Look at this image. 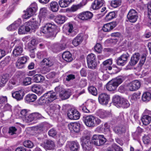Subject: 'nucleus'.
I'll list each match as a JSON object with an SVG mask.
<instances>
[{
  "instance_id": "nucleus-60",
  "label": "nucleus",
  "mask_w": 151,
  "mask_h": 151,
  "mask_svg": "<svg viewBox=\"0 0 151 151\" xmlns=\"http://www.w3.org/2000/svg\"><path fill=\"white\" fill-rule=\"evenodd\" d=\"M55 47L57 48V49L59 50H63L66 47V45L64 44H56L55 45Z\"/></svg>"
},
{
  "instance_id": "nucleus-49",
  "label": "nucleus",
  "mask_w": 151,
  "mask_h": 151,
  "mask_svg": "<svg viewBox=\"0 0 151 151\" xmlns=\"http://www.w3.org/2000/svg\"><path fill=\"white\" fill-rule=\"evenodd\" d=\"M121 4V0H114L111 2V6L114 8H116L119 6Z\"/></svg>"
},
{
  "instance_id": "nucleus-37",
  "label": "nucleus",
  "mask_w": 151,
  "mask_h": 151,
  "mask_svg": "<svg viewBox=\"0 0 151 151\" xmlns=\"http://www.w3.org/2000/svg\"><path fill=\"white\" fill-rule=\"evenodd\" d=\"M50 10L54 12H56L58 10L59 6L58 3L55 1L51 2L50 4Z\"/></svg>"
},
{
  "instance_id": "nucleus-8",
  "label": "nucleus",
  "mask_w": 151,
  "mask_h": 151,
  "mask_svg": "<svg viewBox=\"0 0 151 151\" xmlns=\"http://www.w3.org/2000/svg\"><path fill=\"white\" fill-rule=\"evenodd\" d=\"M112 64V60L111 59H108L104 61L103 63V66L101 67L100 71L103 73H110L109 71L112 69L111 66Z\"/></svg>"
},
{
  "instance_id": "nucleus-21",
  "label": "nucleus",
  "mask_w": 151,
  "mask_h": 151,
  "mask_svg": "<svg viewBox=\"0 0 151 151\" xmlns=\"http://www.w3.org/2000/svg\"><path fill=\"white\" fill-rule=\"evenodd\" d=\"M140 58V55L139 53L134 54L131 58L129 63L131 65H134L136 64Z\"/></svg>"
},
{
  "instance_id": "nucleus-40",
  "label": "nucleus",
  "mask_w": 151,
  "mask_h": 151,
  "mask_svg": "<svg viewBox=\"0 0 151 151\" xmlns=\"http://www.w3.org/2000/svg\"><path fill=\"white\" fill-rule=\"evenodd\" d=\"M47 10L46 8H41L40 12V22H41L42 18L46 17L47 14Z\"/></svg>"
},
{
  "instance_id": "nucleus-61",
  "label": "nucleus",
  "mask_w": 151,
  "mask_h": 151,
  "mask_svg": "<svg viewBox=\"0 0 151 151\" xmlns=\"http://www.w3.org/2000/svg\"><path fill=\"white\" fill-rule=\"evenodd\" d=\"M57 134L56 130L54 129H51L48 132V135L51 137H54Z\"/></svg>"
},
{
  "instance_id": "nucleus-2",
  "label": "nucleus",
  "mask_w": 151,
  "mask_h": 151,
  "mask_svg": "<svg viewBox=\"0 0 151 151\" xmlns=\"http://www.w3.org/2000/svg\"><path fill=\"white\" fill-rule=\"evenodd\" d=\"M37 27L36 22L29 21L25 22L24 25L20 27L18 30L19 34H25L27 32H29L31 29L32 30Z\"/></svg>"
},
{
  "instance_id": "nucleus-52",
  "label": "nucleus",
  "mask_w": 151,
  "mask_h": 151,
  "mask_svg": "<svg viewBox=\"0 0 151 151\" xmlns=\"http://www.w3.org/2000/svg\"><path fill=\"white\" fill-rule=\"evenodd\" d=\"M31 83V78L30 77H26L24 79L23 84L24 85L27 86Z\"/></svg>"
},
{
  "instance_id": "nucleus-39",
  "label": "nucleus",
  "mask_w": 151,
  "mask_h": 151,
  "mask_svg": "<svg viewBox=\"0 0 151 151\" xmlns=\"http://www.w3.org/2000/svg\"><path fill=\"white\" fill-rule=\"evenodd\" d=\"M8 75H4L0 77V87L4 86L8 80Z\"/></svg>"
},
{
  "instance_id": "nucleus-12",
  "label": "nucleus",
  "mask_w": 151,
  "mask_h": 151,
  "mask_svg": "<svg viewBox=\"0 0 151 151\" xmlns=\"http://www.w3.org/2000/svg\"><path fill=\"white\" fill-rule=\"evenodd\" d=\"M68 118L71 120H77L79 119L80 115L79 112L76 109H71L68 111Z\"/></svg>"
},
{
  "instance_id": "nucleus-19",
  "label": "nucleus",
  "mask_w": 151,
  "mask_h": 151,
  "mask_svg": "<svg viewBox=\"0 0 151 151\" xmlns=\"http://www.w3.org/2000/svg\"><path fill=\"white\" fill-rule=\"evenodd\" d=\"M31 88L32 92L39 94H41L43 91V89L41 86L37 84L32 85Z\"/></svg>"
},
{
  "instance_id": "nucleus-18",
  "label": "nucleus",
  "mask_w": 151,
  "mask_h": 151,
  "mask_svg": "<svg viewBox=\"0 0 151 151\" xmlns=\"http://www.w3.org/2000/svg\"><path fill=\"white\" fill-rule=\"evenodd\" d=\"M104 3V0H95L91 5V8L93 10L98 9L103 5Z\"/></svg>"
},
{
  "instance_id": "nucleus-54",
  "label": "nucleus",
  "mask_w": 151,
  "mask_h": 151,
  "mask_svg": "<svg viewBox=\"0 0 151 151\" xmlns=\"http://www.w3.org/2000/svg\"><path fill=\"white\" fill-rule=\"evenodd\" d=\"M33 117L35 120H36L37 119H40L43 118V116L41 114L38 112H34L32 113Z\"/></svg>"
},
{
  "instance_id": "nucleus-41",
  "label": "nucleus",
  "mask_w": 151,
  "mask_h": 151,
  "mask_svg": "<svg viewBox=\"0 0 151 151\" xmlns=\"http://www.w3.org/2000/svg\"><path fill=\"white\" fill-rule=\"evenodd\" d=\"M70 147L72 151H77L79 148V144L77 142H72L70 143Z\"/></svg>"
},
{
  "instance_id": "nucleus-32",
  "label": "nucleus",
  "mask_w": 151,
  "mask_h": 151,
  "mask_svg": "<svg viewBox=\"0 0 151 151\" xmlns=\"http://www.w3.org/2000/svg\"><path fill=\"white\" fill-rule=\"evenodd\" d=\"M42 65L50 67L53 64V63L50 58H45L41 62Z\"/></svg>"
},
{
  "instance_id": "nucleus-55",
  "label": "nucleus",
  "mask_w": 151,
  "mask_h": 151,
  "mask_svg": "<svg viewBox=\"0 0 151 151\" xmlns=\"http://www.w3.org/2000/svg\"><path fill=\"white\" fill-rule=\"evenodd\" d=\"M47 53L45 51L38 52L37 53V56L39 58L41 59L46 56Z\"/></svg>"
},
{
  "instance_id": "nucleus-44",
  "label": "nucleus",
  "mask_w": 151,
  "mask_h": 151,
  "mask_svg": "<svg viewBox=\"0 0 151 151\" xmlns=\"http://www.w3.org/2000/svg\"><path fill=\"white\" fill-rule=\"evenodd\" d=\"M17 82V79L16 78H12L9 81L8 84V88L10 89H12L13 88V86L16 84Z\"/></svg>"
},
{
  "instance_id": "nucleus-3",
  "label": "nucleus",
  "mask_w": 151,
  "mask_h": 151,
  "mask_svg": "<svg viewBox=\"0 0 151 151\" xmlns=\"http://www.w3.org/2000/svg\"><path fill=\"white\" fill-rule=\"evenodd\" d=\"M56 28V26L51 23H47L41 29V31L43 33L47 34L50 36H55V31Z\"/></svg>"
},
{
  "instance_id": "nucleus-51",
  "label": "nucleus",
  "mask_w": 151,
  "mask_h": 151,
  "mask_svg": "<svg viewBox=\"0 0 151 151\" xmlns=\"http://www.w3.org/2000/svg\"><path fill=\"white\" fill-rule=\"evenodd\" d=\"M23 143L25 147L29 148H32L34 145L33 143L29 140L25 141L23 142Z\"/></svg>"
},
{
  "instance_id": "nucleus-35",
  "label": "nucleus",
  "mask_w": 151,
  "mask_h": 151,
  "mask_svg": "<svg viewBox=\"0 0 151 151\" xmlns=\"http://www.w3.org/2000/svg\"><path fill=\"white\" fill-rule=\"evenodd\" d=\"M151 99V95L150 93L146 92L143 93L142 96V99L144 102H147Z\"/></svg>"
},
{
  "instance_id": "nucleus-10",
  "label": "nucleus",
  "mask_w": 151,
  "mask_h": 151,
  "mask_svg": "<svg viewBox=\"0 0 151 151\" xmlns=\"http://www.w3.org/2000/svg\"><path fill=\"white\" fill-rule=\"evenodd\" d=\"M110 99L109 96L105 93H101L99 95V103L102 105H107Z\"/></svg>"
},
{
  "instance_id": "nucleus-59",
  "label": "nucleus",
  "mask_w": 151,
  "mask_h": 151,
  "mask_svg": "<svg viewBox=\"0 0 151 151\" xmlns=\"http://www.w3.org/2000/svg\"><path fill=\"white\" fill-rule=\"evenodd\" d=\"M143 141L145 144H148L150 142V139L149 136L145 135L143 138Z\"/></svg>"
},
{
  "instance_id": "nucleus-28",
  "label": "nucleus",
  "mask_w": 151,
  "mask_h": 151,
  "mask_svg": "<svg viewBox=\"0 0 151 151\" xmlns=\"http://www.w3.org/2000/svg\"><path fill=\"white\" fill-rule=\"evenodd\" d=\"M83 40L82 36L78 35L73 41V44L75 46H77L82 42Z\"/></svg>"
},
{
  "instance_id": "nucleus-34",
  "label": "nucleus",
  "mask_w": 151,
  "mask_h": 151,
  "mask_svg": "<svg viewBox=\"0 0 151 151\" xmlns=\"http://www.w3.org/2000/svg\"><path fill=\"white\" fill-rule=\"evenodd\" d=\"M23 52V48L21 46H16L13 51V55L15 56L20 55Z\"/></svg>"
},
{
  "instance_id": "nucleus-62",
  "label": "nucleus",
  "mask_w": 151,
  "mask_h": 151,
  "mask_svg": "<svg viewBox=\"0 0 151 151\" xmlns=\"http://www.w3.org/2000/svg\"><path fill=\"white\" fill-rule=\"evenodd\" d=\"M17 131V129L15 127H12L9 128L8 132L10 134L12 135L16 134Z\"/></svg>"
},
{
  "instance_id": "nucleus-43",
  "label": "nucleus",
  "mask_w": 151,
  "mask_h": 151,
  "mask_svg": "<svg viewBox=\"0 0 151 151\" xmlns=\"http://www.w3.org/2000/svg\"><path fill=\"white\" fill-rule=\"evenodd\" d=\"M121 99L119 96H116L113 97V101L114 104L115 105L117 106L120 107V104L121 103Z\"/></svg>"
},
{
  "instance_id": "nucleus-15",
  "label": "nucleus",
  "mask_w": 151,
  "mask_h": 151,
  "mask_svg": "<svg viewBox=\"0 0 151 151\" xmlns=\"http://www.w3.org/2000/svg\"><path fill=\"white\" fill-rule=\"evenodd\" d=\"M24 95V91L22 89L14 92L12 94L13 97L18 101L22 100Z\"/></svg>"
},
{
  "instance_id": "nucleus-14",
  "label": "nucleus",
  "mask_w": 151,
  "mask_h": 151,
  "mask_svg": "<svg viewBox=\"0 0 151 151\" xmlns=\"http://www.w3.org/2000/svg\"><path fill=\"white\" fill-rule=\"evenodd\" d=\"M42 145L45 149L49 150H53L55 147L54 142L50 139L46 140L42 144Z\"/></svg>"
},
{
  "instance_id": "nucleus-16",
  "label": "nucleus",
  "mask_w": 151,
  "mask_h": 151,
  "mask_svg": "<svg viewBox=\"0 0 151 151\" xmlns=\"http://www.w3.org/2000/svg\"><path fill=\"white\" fill-rule=\"evenodd\" d=\"M116 25L115 22H113L105 24L103 26L102 29L104 32H109L113 29Z\"/></svg>"
},
{
  "instance_id": "nucleus-6",
  "label": "nucleus",
  "mask_w": 151,
  "mask_h": 151,
  "mask_svg": "<svg viewBox=\"0 0 151 151\" xmlns=\"http://www.w3.org/2000/svg\"><path fill=\"white\" fill-rule=\"evenodd\" d=\"M37 6L36 3L32 4L29 8H27L22 17L23 18L27 19L29 18L35 14L37 10Z\"/></svg>"
},
{
  "instance_id": "nucleus-46",
  "label": "nucleus",
  "mask_w": 151,
  "mask_h": 151,
  "mask_svg": "<svg viewBox=\"0 0 151 151\" xmlns=\"http://www.w3.org/2000/svg\"><path fill=\"white\" fill-rule=\"evenodd\" d=\"M115 17V13L114 12H111L106 15L105 19L106 21L108 22L114 19Z\"/></svg>"
},
{
  "instance_id": "nucleus-29",
  "label": "nucleus",
  "mask_w": 151,
  "mask_h": 151,
  "mask_svg": "<svg viewBox=\"0 0 151 151\" xmlns=\"http://www.w3.org/2000/svg\"><path fill=\"white\" fill-rule=\"evenodd\" d=\"M62 58L68 62H70L73 60L71 54L69 51L64 52L62 54Z\"/></svg>"
},
{
  "instance_id": "nucleus-26",
  "label": "nucleus",
  "mask_w": 151,
  "mask_h": 151,
  "mask_svg": "<svg viewBox=\"0 0 151 151\" xmlns=\"http://www.w3.org/2000/svg\"><path fill=\"white\" fill-rule=\"evenodd\" d=\"M50 69L49 67L44 65L43 67L37 68L36 71L37 73H40L43 74L47 73L50 71Z\"/></svg>"
},
{
  "instance_id": "nucleus-31",
  "label": "nucleus",
  "mask_w": 151,
  "mask_h": 151,
  "mask_svg": "<svg viewBox=\"0 0 151 151\" xmlns=\"http://www.w3.org/2000/svg\"><path fill=\"white\" fill-rule=\"evenodd\" d=\"M67 20L66 17L63 15H59L56 16L55 18V21L59 24H63Z\"/></svg>"
},
{
  "instance_id": "nucleus-36",
  "label": "nucleus",
  "mask_w": 151,
  "mask_h": 151,
  "mask_svg": "<svg viewBox=\"0 0 151 151\" xmlns=\"http://www.w3.org/2000/svg\"><path fill=\"white\" fill-rule=\"evenodd\" d=\"M72 1V0H60L59 4L61 7L65 8L68 6Z\"/></svg>"
},
{
  "instance_id": "nucleus-64",
  "label": "nucleus",
  "mask_w": 151,
  "mask_h": 151,
  "mask_svg": "<svg viewBox=\"0 0 151 151\" xmlns=\"http://www.w3.org/2000/svg\"><path fill=\"white\" fill-rule=\"evenodd\" d=\"M112 147L115 151H123V150L122 148L117 146L115 144H113L112 145Z\"/></svg>"
},
{
  "instance_id": "nucleus-24",
  "label": "nucleus",
  "mask_w": 151,
  "mask_h": 151,
  "mask_svg": "<svg viewBox=\"0 0 151 151\" xmlns=\"http://www.w3.org/2000/svg\"><path fill=\"white\" fill-rule=\"evenodd\" d=\"M112 80L110 81L107 84L106 88L107 90L109 91H113L115 90L118 87Z\"/></svg>"
},
{
  "instance_id": "nucleus-57",
  "label": "nucleus",
  "mask_w": 151,
  "mask_h": 151,
  "mask_svg": "<svg viewBox=\"0 0 151 151\" xmlns=\"http://www.w3.org/2000/svg\"><path fill=\"white\" fill-rule=\"evenodd\" d=\"M95 51L99 53H101L102 51V48L101 44L99 43H97L94 47Z\"/></svg>"
},
{
  "instance_id": "nucleus-23",
  "label": "nucleus",
  "mask_w": 151,
  "mask_h": 151,
  "mask_svg": "<svg viewBox=\"0 0 151 151\" xmlns=\"http://www.w3.org/2000/svg\"><path fill=\"white\" fill-rule=\"evenodd\" d=\"M21 20L18 19L14 22L12 24L7 27V29L9 31H13L16 29L21 24Z\"/></svg>"
},
{
  "instance_id": "nucleus-13",
  "label": "nucleus",
  "mask_w": 151,
  "mask_h": 151,
  "mask_svg": "<svg viewBox=\"0 0 151 151\" xmlns=\"http://www.w3.org/2000/svg\"><path fill=\"white\" fill-rule=\"evenodd\" d=\"M68 127L72 133H78L80 130V124L77 122L70 123L68 125Z\"/></svg>"
},
{
  "instance_id": "nucleus-30",
  "label": "nucleus",
  "mask_w": 151,
  "mask_h": 151,
  "mask_svg": "<svg viewBox=\"0 0 151 151\" xmlns=\"http://www.w3.org/2000/svg\"><path fill=\"white\" fill-rule=\"evenodd\" d=\"M37 99V96L36 95L33 94H28L25 97L26 101L28 103L33 102Z\"/></svg>"
},
{
  "instance_id": "nucleus-63",
  "label": "nucleus",
  "mask_w": 151,
  "mask_h": 151,
  "mask_svg": "<svg viewBox=\"0 0 151 151\" xmlns=\"http://www.w3.org/2000/svg\"><path fill=\"white\" fill-rule=\"evenodd\" d=\"M93 16V14L90 12H86V20L91 19Z\"/></svg>"
},
{
  "instance_id": "nucleus-22",
  "label": "nucleus",
  "mask_w": 151,
  "mask_h": 151,
  "mask_svg": "<svg viewBox=\"0 0 151 151\" xmlns=\"http://www.w3.org/2000/svg\"><path fill=\"white\" fill-rule=\"evenodd\" d=\"M97 115L100 118L103 119L111 116V114L110 111L100 109L98 111Z\"/></svg>"
},
{
  "instance_id": "nucleus-50",
  "label": "nucleus",
  "mask_w": 151,
  "mask_h": 151,
  "mask_svg": "<svg viewBox=\"0 0 151 151\" xmlns=\"http://www.w3.org/2000/svg\"><path fill=\"white\" fill-rule=\"evenodd\" d=\"M24 119L25 122L27 123H29L34 120L32 113L29 115L27 114Z\"/></svg>"
},
{
  "instance_id": "nucleus-56",
  "label": "nucleus",
  "mask_w": 151,
  "mask_h": 151,
  "mask_svg": "<svg viewBox=\"0 0 151 151\" xmlns=\"http://www.w3.org/2000/svg\"><path fill=\"white\" fill-rule=\"evenodd\" d=\"M116 62L117 65H119L123 66L127 63L123 61L122 58L120 57L118 58L116 60Z\"/></svg>"
},
{
  "instance_id": "nucleus-53",
  "label": "nucleus",
  "mask_w": 151,
  "mask_h": 151,
  "mask_svg": "<svg viewBox=\"0 0 151 151\" xmlns=\"http://www.w3.org/2000/svg\"><path fill=\"white\" fill-rule=\"evenodd\" d=\"M140 60L139 62V65L142 66V65L145 62L146 59V55L145 54H143L142 55L141 57H140Z\"/></svg>"
},
{
  "instance_id": "nucleus-11",
  "label": "nucleus",
  "mask_w": 151,
  "mask_h": 151,
  "mask_svg": "<svg viewBox=\"0 0 151 151\" xmlns=\"http://www.w3.org/2000/svg\"><path fill=\"white\" fill-rule=\"evenodd\" d=\"M127 17L129 21L132 23L135 22L138 18L137 13L134 9H131L129 11Z\"/></svg>"
},
{
  "instance_id": "nucleus-20",
  "label": "nucleus",
  "mask_w": 151,
  "mask_h": 151,
  "mask_svg": "<svg viewBox=\"0 0 151 151\" xmlns=\"http://www.w3.org/2000/svg\"><path fill=\"white\" fill-rule=\"evenodd\" d=\"M95 117L92 116L86 117V125L89 127H93L95 125Z\"/></svg>"
},
{
  "instance_id": "nucleus-17",
  "label": "nucleus",
  "mask_w": 151,
  "mask_h": 151,
  "mask_svg": "<svg viewBox=\"0 0 151 151\" xmlns=\"http://www.w3.org/2000/svg\"><path fill=\"white\" fill-rule=\"evenodd\" d=\"M63 29L64 32L69 35L74 32L73 25L70 23L65 24L63 27Z\"/></svg>"
},
{
  "instance_id": "nucleus-38",
  "label": "nucleus",
  "mask_w": 151,
  "mask_h": 151,
  "mask_svg": "<svg viewBox=\"0 0 151 151\" xmlns=\"http://www.w3.org/2000/svg\"><path fill=\"white\" fill-rule=\"evenodd\" d=\"M125 79V77L123 76H119L112 80L117 86L121 84Z\"/></svg>"
},
{
  "instance_id": "nucleus-25",
  "label": "nucleus",
  "mask_w": 151,
  "mask_h": 151,
  "mask_svg": "<svg viewBox=\"0 0 151 151\" xmlns=\"http://www.w3.org/2000/svg\"><path fill=\"white\" fill-rule=\"evenodd\" d=\"M114 132L118 135H121L124 133L126 130L124 127L116 126L113 129Z\"/></svg>"
},
{
  "instance_id": "nucleus-7",
  "label": "nucleus",
  "mask_w": 151,
  "mask_h": 151,
  "mask_svg": "<svg viewBox=\"0 0 151 151\" xmlns=\"http://www.w3.org/2000/svg\"><path fill=\"white\" fill-rule=\"evenodd\" d=\"M87 60L88 67L93 69L95 68L97 66L96 57L93 53L88 55L87 57Z\"/></svg>"
},
{
  "instance_id": "nucleus-9",
  "label": "nucleus",
  "mask_w": 151,
  "mask_h": 151,
  "mask_svg": "<svg viewBox=\"0 0 151 151\" xmlns=\"http://www.w3.org/2000/svg\"><path fill=\"white\" fill-rule=\"evenodd\" d=\"M140 86V82L135 80L128 83L126 85L127 89L130 91H135L138 90Z\"/></svg>"
},
{
  "instance_id": "nucleus-1",
  "label": "nucleus",
  "mask_w": 151,
  "mask_h": 151,
  "mask_svg": "<svg viewBox=\"0 0 151 151\" xmlns=\"http://www.w3.org/2000/svg\"><path fill=\"white\" fill-rule=\"evenodd\" d=\"M90 139L89 135L86 137V145L88 147L87 148L86 147V149L88 150H89L91 148V143L95 145L100 146L103 145L106 141L103 135L94 134L92 137L91 141L90 140Z\"/></svg>"
},
{
  "instance_id": "nucleus-47",
  "label": "nucleus",
  "mask_w": 151,
  "mask_h": 151,
  "mask_svg": "<svg viewBox=\"0 0 151 151\" xmlns=\"http://www.w3.org/2000/svg\"><path fill=\"white\" fill-rule=\"evenodd\" d=\"M121 102L120 107L121 106L124 108H127L129 107L130 105L128 101L125 99L122 98Z\"/></svg>"
},
{
  "instance_id": "nucleus-45",
  "label": "nucleus",
  "mask_w": 151,
  "mask_h": 151,
  "mask_svg": "<svg viewBox=\"0 0 151 151\" xmlns=\"http://www.w3.org/2000/svg\"><path fill=\"white\" fill-rule=\"evenodd\" d=\"M88 90L89 93L94 96H96L98 94L97 89L93 86L89 87L88 88Z\"/></svg>"
},
{
  "instance_id": "nucleus-33",
  "label": "nucleus",
  "mask_w": 151,
  "mask_h": 151,
  "mask_svg": "<svg viewBox=\"0 0 151 151\" xmlns=\"http://www.w3.org/2000/svg\"><path fill=\"white\" fill-rule=\"evenodd\" d=\"M141 120L143 124L147 125L151 122V116L145 115L143 116Z\"/></svg>"
},
{
  "instance_id": "nucleus-42",
  "label": "nucleus",
  "mask_w": 151,
  "mask_h": 151,
  "mask_svg": "<svg viewBox=\"0 0 151 151\" xmlns=\"http://www.w3.org/2000/svg\"><path fill=\"white\" fill-rule=\"evenodd\" d=\"M33 80L36 83H40L44 81V77L40 74H36L34 76Z\"/></svg>"
},
{
  "instance_id": "nucleus-48",
  "label": "nucleus",
  "mask_w": 151,
  "mask_h": 151,
  "mask_svg": "<svg viewBox=\"0 0 151 151\" xmlns=\"http://www.w3.org/2000/svg\"><path fill=\"white\" fill-rule=\"evenodd\" d=\"M7 101V98L6 96H0V109H2L3 104Z\"/></svg>"
},
{
  "instance_id": "nucleus-27",
  "label": "nucleus",
  "mask_w": 151,
  "mask_h": 151,
  "mask_svg": "<svg viewBox=\"0 0 151 151\" xmlns=\"http://www.w3.org/2000/svg\"><path fill=\"white\" fill-rule=\"evenodd\" d=\"M84 4H83L80 3L77 5H73L70 8H68V10L70 12H74L81 9L84 6Z\"/></svg>"
},
{
  "instance_id": "nucleus-5",
  "label": "nucleus",
  "mask_w": 151,
  "mask_h": 151,
  "mask_svg": "<svg viewBox=\"0 0 151 151\" xmlns=\"http://www.w3.org/2000/svg\"><path fill=\"white\" fill-rule=\"evenodd\" d=\"M55 90L56 92L60 93L59 96L62 100H65L68 99L71 95L70 90L65 89L60 86L55 88Z\"/></svg>"
},
{
  "instance_id": "nucleus-58",
  "label": "nucleus",
  "mask_w": 151,
  "mask_h": 151,
  "mask_svg": "<svg viewBox=\"0 0 151 151\" xmlns=\"http://www.w3.org/2000/svg\"><path fill=\"white\" fill-rule=\"evenodd\" d=\"M16 65L19 69L22 68L24 67V64H23V63H22L18 59L16 62Z\"/></svg>"
},
{
  "instance_id": "nucleus-4",
  "label": "nucleus",
  "mask_w": 151,
  "mask_h": 151,
  "mask_svg": "<svg viewBox=\"0 0 151 151\" xmlns=\"http://www.w3.org/2000/svg\"><path fill=\"white\" fill-rule=\"evenodd\" d=\"M56 98V93L53 91H50L42 96L40 100L42 103L47 104L52 102Z\"/></svg>"
}]
</instances>
